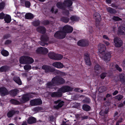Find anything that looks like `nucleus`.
I'll use <instances>...</instances> for the list:
<instances>
[{
  "instance_id": "nucleus-6",
  "label": "nucleus",
  "mask_w": 125,
  "mask_h": 125,
  "mask_svg": "<svg viewBox=\"0 0 125 125\" xmlns=\"http://www.w3.org/2000/svg\"><path fill=\"white\" fill-rule=\"evenodd\" d=\"M41 42H40V44L42 46H44L45 45H47L48 44L47 42L49 40L48 37L46 35H42L40 38Z\"/></svg>"
},
{
  "instance_id": "nucleus-30",
  "label": "nucleus",
  "mask_w": 125,
  "mask_h": 125,
  "mask_svg": "<svg viewBox=\"0 0 125 125\" xmlns=\"http://www.w3.org/2000/svg\"><path fill=\"white\" fill-rule=\"evenodd\" d=\"M33 15L30 13H26L25 15V18L27 19H31L33 18Z\"/></svg>"
},
{
  "instance_id": "nucleus-3",
  "label": "nucleus",
  "mask_w": 125,
  "mask_h": 125,
  "mask_svg": "<svg viewBox=\"0 0 125 125\" xmlns=\"http://www.w3.org/2000/svg\"><path fill=\"white\" fill-rule=\"evenodd\" d=\"M73 89V88L70 86L65 85L60 88L59 90L58 91L62 93H65L67 92H72Z\"/></svg>"
},
{
  "instance_id": "nucleus-41",
  "label": "nucleus",
  "mask_w": 125,
  "mask_h": 125,
  "mask_svg": "<svg viewBox=\"0 0 125 125\" xmlns=\"http://www.w3.org/2000/svg\"><path fill=\"white\" fill-rule=\"evenodd\" d=\"M85 61V64L86 65L90 66L91 65V63L90 58H84Z\"/></svg>"
},
{
  "instance_id": "nucleus-63",
  "label": "nucleus",
  "mask_w": 125,
  "mask_h": 125,
  "mask_svg": "<svg viewBox=\"0 0 125 125\" xmlns=\"http://www.w3.org/2000/svg\"><path fill=\"white\" fill-rule=\"evenodd\" d=\"M103 42L107 46H108L109 45L110 43L108 42L104 41H103Z\"/></svg>"
},
{
  "instance_id": "nucleus-45",
  "label": "nucleus",
  "mask_w": 125,
  "mask_h": 125,
  "mask_svg": "<svg viewBox=\"0 0 125 125\" xmlns=\"http://www.w3.org/2000/svg\"><path fill=\"white\" fill-rule=\"evenodd\" d=\"M113 19L115 21H122V19L118 16H114L113 18Z\"/></svg>"
},
{
  "instance_id": "nucleus-37",
  "label": "nucleus",
  "mask_w": 125,
  "mask_h": 125,
  "mask_svg": "<svg viewBox=\"0 0 125 125\" xmlns=\"http://www.w3.org/2000/svg\"><path fill=\"white\" fill-rule=\"evenodd\" d=\"M64 103L63 101H61L58 105L54 106V107L56 109H58L63 105Z\"/></svg>"
},
{
  "instance_id": "nucleus-10",
  "label": "nucleus",
  "mask_w": 125,
  "mask_h": 125,
  "mask_svg": "<svg viewBox=\"0 0 125 125\" xmlns=\"http://www.w3.org/2000/svg\"><path fill=\"white\" fill-rule=\"evenodd\" d=\"M77 44L78 45L82 47H85L89 45L88 41L85 39H82L78 41Z\"/></svg>"
},
{
  "instance_id": "nucleus-29",
  "label": "nucleus",
  "mask_w": 125,
  "mask_h": 125,
  "mask_svg": "<svg viewBox=\"0 0 125 125\" xmlns=\"http://www.w3.org/2000/svg\"><path fill=\"white\" fill-rule=\"evenodd\" d=\"M13 80L19 85H21L22 84L21 81L19 77H14L13 78Z\"/></svg>"
},
{
  "instance_id": "nucleus-21",
  "label": "nucleus",
  "mask_w": 125,
  "mask_h": 125,
  "mask_svg": "<svg viewBox=\"0 0 125 125\" xmlns=\"http://www.w3.org/2000/svg\"><path fill=\"white\" fill-rule=\"evenodd\" d=\"M53 66L59 69H61L63 67L64 65L63 63L60 62H55L52 63Z\"/></svg>"
},
{
  "instance_id": "nucleus-32",
  "label": "nucleus",
  "mask_w": 125,
  "mask_h": 125,
  "mask_svg": "<svg viewBox=\"0 0 125 125\" xmlns=\"http://www.w3.org/2000/svg\"><path fill=\"white\" fill-rule=\"evenodd\" d=\"M79 19V17L76 15H73L70 17V20L72 21H78Z\"/></svg>"
},
{
  "instance_id": "nucleus-34",
  "label": "nucleus",
  "mask_w": 125,
  "mask_h": 125,
  "mask_svg": "<svg viewBox=\"0 0 125 125\" xmlns=\"http://www.w3.org/2000/svg\"><path fill=\"white\" fill-rule=\"evenodd\" d=\"M106 10L108 12L111 14H115L116 13L115 10L110 7H108L106 9Z\"/></svg>"
},
{
  "instance_id": "nucleus-27",
  "label": "nucleus",
  "mask_w": 125,
  "mask_h": 125,
  "mask_svg": "<svg viewBox=\"0 0 125 125\" xmlns=\"http://www.w3.org/2000/svg\"><path fill=\"white\" fill-rule=\"evenodd\" d=\"M120 81L123 84L125 85V75L121 73L119 75Z\"/></svg>"
},
{
  "instance_id": "nucleus-42",
  "label": "nucleus",
  "mask_w": 125,
  "mask_h": 125,
  "mask_svg": "<svg viewBox=\"0 0 125 125\" xmlns=\"http://www.w3.org/2000/svg\"><path fill=\"white\" fill-rule=\"evenodd\" d=\"M1 54L4 56H7L9 55V52L5 50H2L1 52Z\"/></svg>"
},
{
  "instance_id": "nucleus-13",
  "label": "nucleus",
  "mask_w": 125,
  "mask_h": 125,
  "mask_svg": "<svg viewBox=\"0 0 125 125\" xmlns=\"http://www.w3.org/2000/svg\"><path fill=\"white\" fill-rule=\"evenodd\" d=\"M53 98L59 97H61L62 95V93L59 91L50 92L49 94Z\"/></svg>"
},
{
  "instance_id": "nucleus-19",
  "label": "nucleus",
  "mask_w": 125,
  "mask_h": 125,
  "mask_svg": "<svg viewBox=\"0 0 125 125\" xmlns=\"http://www.w3.org/2000/svg\"><path fill=\"white\" fill-rule=\"evenodd\" d=\"M94 18L95 19L96 23H99L101 20V17L100 14L98 13H95L93 15Z\"/></svg>"
},
{
  "instance_id": "nucleus-38",
  "label": "nucleus",
  "mask_w": 125,
  "mask_h": 125,
  "mask_svg": "<svg viewBox=\"0 0 125 125\" xmlns=\"http://www.w3.org/2000/svg\"><path fill=\"white\" fill-rule=\"evenodd\" d=\"M83 109L86 111H89L91 109V107L89 105L87 104H84L82 106Z\"/></svg>"
},
{
  "instance_id": "nucleus-25",
  "label": "nucleus",
  "mask_w": 125,
  "mask_h": 125,
  "mask_svg": "<svg viewBox=\"0 0 125 125\" xmlns=\"http://www.w3.org/2000/svg\"><path fill=\"white\" fill-rule=\"evenodd\" d=\"M19 90L17 89H14L9 91V94L12 97H14L16 96L17 94L18 93Z\"/></svg>"
},
{
  "instance_id": "nucleus-4",
  "label": "nucleus",
  "mask_w": 125,
  "mask_h": 125,
  "mask_svg": "<svg viewBox=\"0 0 125 125\" xmlns=\"http://www.w3.org/2000/svg\"><path fill=\"white\" fill-rule=\"evenodd\" d=\"M66 35L64 31H59L56 32L54 35V37L58 39H63L64 38Z\"/></svg>"
},
{
  "instance_id": "nucleus-44",
  "label": "nucleus",
  "mask_w": 125,
  "mask_h": 125,
  "mask_svg": "<svg viewBox=\"0 0 125 125\" xmlns=\"http://www.w3.org/2000/svg\"><path fill=\"white\" fill-rule=\"evenodd\" d=\"M64 10L62 11V13L64 15L66 16H68L70 14V12L68 10L65 9L63 10Z\"/></svg>"
},
{
  "instance_id": "nucleus-58",
  "label": "nucleus",
  "mask_w": 125,
  "mask_h": 125,
  "mask_svg": "<svg viewBox=\"0 0 125 125\" xmlns=\"http://www.w3.org/2000/svg\"><path fill=\"white\" fill-rule=\"evenodd\" d=\"M84 55L85 56L84 58H88L90 57V55L88 53H84Z\"/></svg>"
},
{
  "instance_id": "nucleus-64",
  "label": "nucleus",
  "mask_w": 125,
  "mask_h": 125,
  "mask_svg": "<svg viewBox=\"0 0 125 125\" xmlns=\"http://www.w3.org/2000/svg\"><path fill=\"white\" fill-rule=\"evenodd\" d=\"M105 1L106 3L109 4H111L112 2L111 0H105Z\"/></svg>"
},
{
  "instance_id": "nucleus-16",
  "label": "nucleus",
  "mask_w": 125,
  "mask_h": 125,
  "mask_svg": "<svg viewBox=\"0 0 125 125\" xmlns=\"http://www.w3.org/2000/svg\"><path fill=\"white\" fill-rule=\"evenodd\" d=\"M30 100V99L26 94L22 95L21 98L20 99V101L22 103H25L29 101Z\"/></svg>"
},
{
  "instance_id": "nucleus-59",
  "label": "nucleus",
  "mask_w": 125,
  "mask_h": 125,
  "mask_svg": "<svg viewBox=\"0 0 125 125\" xmlns=\"http://www.w3.org/2000/svg\"><path fill=\"white\" fill-rule=\"evenodd\" d=\"M53 72H54L55 73H56L57 74H60L62 72L59 71V70H55H55Z\"/></svg>"
},
{
  "instance_id": "nucleus-12",
  "label": "nucleus",
  "mask_w": 125,
  "mask_h": 125,
  "mask_svg": "<svg viewBox=\"0 0 125 125\" xmlns=\"http://www.w3.org/2000/svg\"><path fill=\"white\" fill-rule=\"evenodd\" d=\"M73 28L71 26L66 25L64 26L62 29L63 31H64L65 34L66 33H71L73 30Z\"/></svg>"
},
{
  "instance_id": "nucleus-39",
  "label": "nucleus",
  "mask_w": 125,
  "mask_h": 125,
  "mask_svg": "<svg viewBox=\"0 0 125 125\" xmlns=\"http://www.w3.org/2000/svg\"><path fill=\"white\" fill-rule=\"evenodd\" d=\"M4 20L7 23H10L11 21V18L10 15H6L5 17L4 18Z\"/></svg>"
},
{
  "instance_id": "nucleus-57",
  "label": "nucleus",
  "mask_w": 125,
  "mask_h": 125,
  "mask_svg": "<svg viewBox=\"0 0 125 125\" xmlns=\"http://www.w3.org/2000/svg\"><path fill=\"white\" fill-rule=\"evenodd\" d=\"M43 23L45 25H47L50 23V22L48 20H45L43 21Z\"/></svg>"
},
{
  "instance_id": "nucleus-18",
  "label": "nucleus",
  "mask_w": 125,
  "mask_h": 125,
  "mask_svg": "<svg viewBox=\"0 0 125 125\" xmlns=\"http://www.w3.org/2000/svg\"><path fill=\"white\" fill-rule=\"evenodd\" d=\"M118 33L119 35H125V27L120 26L118 28Z\"/></svg>"
},
{
  "instance_id": "nucleus-61",
  "label": "nucleus",
  "mask_w": 125,
  "mask_h": 125,
  "mask_svg": "<svg viewBox=\"0 0 125 125\" xmlns=\"http://www.w3.org/2000/svg\"><path fill=\"white\" fill-rule=\"evenodd\" d=\"M118 93V91L117 90H115L113 93V95L114 96L116 95Z\"/></svg>"
},
{
  "instance_id": "nucleus-17",
  "label": "nucleus",
  "mask_w": 125,
  "mask_h": 125,
  "mask_svg": "<svg viewBox=\"0 0 125 125\" xmlns=\"http://www.w3.org/2000/svg\"><path fill=\"white\" fill-rule=\"evenodd\" d=\"M19 113V112L18 111H16L14 110H11L8 112L7 116L8 118L11 117L14 115L15 114H18Z\"/></svg>"
},
{
  "instance_id": "nucleus-56",
  "label": "nucleus",
  "mask_w": 125,
  "mask_h": 125,
  "mask_svg": "<svg viewBox=\"0 0 125 125\" xmlns=\"http://www.w3.org/2000/svg\"><path fill=\"white\" fill-rule=\"evenodd\" d=\"M11 41L9 40H7L5 42V44H9L11 43Z\"/></svg>"
},
{
  "instance_id": "nucleus-31",
  "label": "nucleus",
  "mask_w": 125,
  "mask_h": 125,
  "mask_svg": "<svg viewBox=\"0 0 125 125\" xmlns=\"http://www.w3.org/2000/svg\"><path fill=\"white\" fill-rule=\"evenodd\" d=\"M9 70V67L7 65L3 66L0 68V72H5Z\"/></svg>"
},
{
  "instance_id": "nucleus-5",
  "label": "nucleus",
  "mask_w": 125,
  "mask_h": 125,
  "mask_svg": "<svg viewBox=\"0 0 125 125\" xmlns=\"http://www.w3.org/2000/svg\"><path fill=\"white\" fill-rule=\"evenodd\" d=\"M114 45L116 47H120L123 45L122 41L117 37H116L114 38Z\"/></svg>"
},
{
  "instance_id": "nucleus-15",
  "label": "nucleus",
  "mask_w": 125,
  "mask_h": 125,
  "mask_svg": "<svg viewBox=\"0 0 125 125\" xmlns=\"http://www.w3.org/2000/svg\"><path fill=\"white\" fill-rule=\"evenodd\" d=\"M106 50L105 46L103 44H100L98 46L99 52L100 53L99 54H101L103 53H104Z\"/></svg>"
},
{
  "instance_id": "nucleus-22",
  "label": "nucleus",
  "mask_w": 125,
  "mask_h": 125,
  "mask_svg": "<svg viewBox=\"0 0 125 125\" xmlns=\"http://www.w3.org/2000/svg\"><path fill=\"white\" fill-rule=\"evenodd\" d=\"M56 6L58 8L62 10H65L66 9L64 2H58L56 4Z\"/></svg>"
},
{
  "instance_id": "nucleus-53",
  "label": "nucleus",
  "mask_w": 125,
  "mask_h": 125,
  "mask_svg": "<svg viewBox=\"0 0 125 125\" xmlns=\"http://www.w3.org/2000/svg\"><path fill=\"white\" fill-rule=\"evenodd\" d=\"M99 90L100 92H103L105 91V89L104 87H100L99 89Z\"/></svg>"
},
{
  "instance_id": "nucleus-36",
  "label": "nucleus",
  "mask_w": 125,
  "mask_h": 125,
  "mask_svg": "<svg viewBox=\"0 0 125 125\" xmlns=\"http://www.w3.org/2000/svg\"><path fill=\"white\" fill-rule=\"evenodd\" d=\"M10 102L12 104L16 105H19L21 104V103L19 101L14 99H11L10 100Z\"/></svg>"
},
{
  "instance_id": "nucleus-14",
  "label": "nucleus",
  "mask_w": 125,
  "mask_h": 125,
  "mask_svg": "<svg viewBox=\"0 0 125 125\" xmlns=\"http://www.w3.org/2000/svg\"><path fill=\"white\" fill-rule=\"evenodd\" d=\"M7 89L5 87H2L0 88V94L1 96H3L9 94Z\"/></svg>"
},
{
  "instance_id": "nucleus-9",
  "label": "nucleus",
  "mask_w": 125,
  "mask_h": 125,
  "mask_svg": "<svg viewBox=\"0 0 125 125\" xmlns=\"http://www.w3.org/2000/svg\"><path fill=\"white\" fill-rule=\"evenodd\" d=\"M100 58L106 62L109 61L111 57V54L109 53H107L103 54V53L99 54Z\"/></svg>"
},
{
  "instance_id": "nucleus-52",
  "label": "nucleus",
  "mask_w": 125,
  "mask_h": 125,
  "mask_svg": "<svg viewBox=\"0 0 125 125\" xmlns=\"http://www.w3.org/2000/svg\"><path fill=\"white\" fill-rule=\"evenodd\" d=\"M5 7V3L3 2L0 3V10L3 9Z\"/></svg>"
},
{
  "instance_id": "nucleus-2",
  "label": "nucleus",
  "mask_w": 125,
  "mask_h": 125,
  "mask_svg": "<svg viewBox=\"0 0 125 125\" xmlns=\"http://www.w3.org/2000/svg\"><path fill=\"white\" fill-rule=\"evenodd\" d=\"M48 56L51 59L57 60H61L63 57L62 55L52 52H49L48 54Z\"/></svg>"
},
{
  "instance_id": "nucleus-54",
  "label": "nucleus",
  "mask_w": 125,
  "mask_h": 125,
  "mask_svg": "<svg viewBox=\"0 0 125 125\" xmlns=\"http://www.w3.org/2000/svg\"><path fill=\"white\" fill-rule=\"evenodd\" d=\"M10 37V34H6L3 36V39H7Z\"/></svg>"
},
{
  "instance_id": "nucleus-1",
  "label": "nucleus",
  "mask_w": 125,
  "mask_h": 125,
  "mask_svg": "<svg viewBox=\"0 0 125 125\" xmlns=\"http://www.w3.org/2000/svg\"><path fill=\"white\" fill-rule=\"evenodd\" d=\"M65 80L61 76H57L52 78L51 81L48 82L46 84L47 87L52 89L53 86H58L64 84Z\"/></svg>"
},
{
  "instance_id": "nucleus-24",
  "label": "nucleus",
  "mask_w": 125,
  "mask_h": 125,
  "mask_svg": "<svg viewBox=\"0 0 125 125\" xmlns=\"http://www.w3.org/2000/svg\"><path fill=\"white\" fill-rule=\"evenodd\" d=\"M76 0H64V2L66 7H71L73 4V2L72 1H75Z\"/></svg>"
},
{
  "instance_id": "nucleus-20",
  "label": "nucleus",
  "mask_w": 125,
  "mask_h": 125,
  "mask_svg": "<svg viewBox=\"0 0 125 125\" xmlns=\"http://www.w3.org/2000/svg\"><path fill=\"white\" fill-rule=\"evenodd\" d=\"M45 28L42 26H40L38 27L36 29V31L39 33L42 34H44L46 32Z\"/></svg>"
},
{
  "instance_id": "nucleus-28",
  "label": "nucleus",
  "mask_w": 125,
  "mask_h": 125,
  "mask_svg": "<svg viewBox=\"0 0 125 125\" xmlns=\"http://www.w3.org/2000/svg\"><path fill=\"white\" fill-rule=\"evenodd\" d=\"M94 69L95 72H99L101 71V67L99 64H96L94 66Z\"/></svg>"
},
{
  "instance_id": "nucleus-60",
  "label": "nucleus",
  "mask_w": 125,
  "mask_h": 125,
  "mask_svg": "<svg viewBox=\"0 0 125 125\" xmlns=\"http://www.w3.org/2000/svg\"><path fill=\"white\" fill-rule=\"evenodd\" d=\"M80 88H75L74 90V91L76 92H80Z\"/></svg>"
},
{
  "instance_id": "nucleus-49",
  "label": "nucleus",
  "mask_w": 125,
  "mask_h": 125,
  "mask_svg": "<svg viewBox=\"0 0 125 125\" xmlns=\"http://www.w3.org/2000/svg\"><path fill=\"white\" fill-rule=\"evenodd\" d=\"M107 73L106 72H103L100 75V78L101 79H104L106 77Z\"/></svg>"
},
{
  "instance_id": "nucleus-48",
  "label": "nucleus",
  "mask_w": 125,
  "mask_h": 125,
  "mask_svg": "<svg viewBox=\"0 0 125 125\" xmlns=\"http://www.w3.org/2000/svg\"><path fill=\"white\" fill-rule=\"evenodd\" d=\"M83 102L85 103L89 104L90 102V100L89 98H86L83 100Z\"/></svg>"
},
{
  "instance_id": "nucleus-43",
  "label": "nucleus",
  "mask_w": 125,
  "mask_h": 125,
  "mask_svg": "<svg viewBox=\"0 0 125 125\" xmlns=\"http://www.w3.org/2000/svg\"><path fill=\"white\" fill-rule=\"evenodd\" d=\"M32 23L34 26H37L40 25V21L38 20L33 21Z\"/></svg>"
},
{
  "instance_id": "nucleus-11",
  "label": "nucleus",
  "mask_w": 125,
  "mask_h": 125,
  "mask_svg": "<svg viewBox=\"0 0 125 125\" xmlns=\"http://www.w3.org/2000/svg\"><path fill=\"white\" fill-rule=\"evenodd\" d=\"M36 51L38 53L45 54L48 52V50L46 48L41 47L37 49Z\"/></svg>"
},
{
  "instance_id": "nucleus-47",
  "label": "nucleus",
  "mask_w": 125,
  "mask_h": 125,
  "mask_svg": "<svg viewBox=\"0 0 125 125\" xmlns=\"http://www.w3.org/2000/svg\"><path fill=\"white\" fill-rule=\"evenodd\" d=\"M24 69L26 70H30L31 69V66L30 65H25L24 66Z\"/></svg>"
},
{
  "instance_id": "nucleus-35",
  "label": "nucleus",
  "mask_w": 125,
  "mask_h": 125,
  "mask_svg": "<svg viewBox=\"0 0 125 125\" xmlns=\"http://www.w3.org/2000/svg\"><path fill=\"white\" fill-rule=\"evenodd\" d=\"M69 18L67 17L62 16L60 20L65 23H67L69 22Z\"/></svg>"
},
{
  "instance_id": "nucleus-33",
  "label": "nucleus",
  "mask_w": 125,
  "mask_h": 125,
  "mask_svg": "<svg viewBox=\"0 0 125 125\" xmlns=\"http://www.w3.org/2000/svg\"><path fill=\"white\" fill-rule=\"evenodd\" d=\"M26 64H31L32 63L34 62L33 59L31 57L27 56Z\"/></svg>"
},
{
  "instance_id": "nucleus-7",
  "label": "nucleus",
  "mask_w": 125,
  "mask_h": 125,
  "mask_svg": "<svg viewBox=\"0 0 125 125\" xmlns=\"http://www.w3.org/2000/svg\"><path fill=\"white\" fill-rule=\"evenodd\" d=\"M30 103V105L31 106H35L42 104V102L41 99L37 98L31 100Z\"/></svg>"
},
{
  "instance_id": "nucleus-55",
  "label": "nucleus",
  "mask_w": 125,
  "mask_h": 125,
  "mask_svg": "<svg viewBox=\"0 0 125 125\" xmlns=\"http://www.w3.org/2000/svg\"><path fill=\"white\" fill-rule=\"evenodd\" d=\"M5 17V15L3 13H0V19H3Z\"/></svg>"
},
{
  "instance_id": "nucleus-26",
  "label": "nucleus",
  "mask_w": 125,
  "mask_h": 125,
  "mask_svg": "<svg viewBox=\"0 0 125 125\" xmlns=\"http://www.w3.org/2000/svg\"><path fill=\"white\" fill-rule=\"evenodd\" d=\"M26 56H23L21 57L19 59V62L21 64H26Z\"/></svg>"
},
{
  "instance_id": "nucleus-40",
  "label": "nucleus",
  "mask_w": 125,
  "mask_h": 125,
  "mask_svg": "<svg viewBox=\"0 0 125 125\" xmlns=\"http://www.w3.org/2000/svg\"><path fill=\"white\" fill-rule=\"evenodd\" d=\"M24 3L25 6L27 8H29L31 6V3L30 1H23V0H22L21 3V4Z\"/></svg>"
},
{
  "instance_id": "nucleus-23",
  "label": "nucleus",
  "mask_w": 125,
  "mask_h": 125,
  "mask_svg": "<svg viewBox=\"0 0 125 125\" xmlns=\"http://www.w3.org/2000/svg\"><path fill=\"white\" fill-rule=\"evenodd\" d=\"M36 119L35 117L31 116L28 118L27 122L29 124H32L36 122Z\"/></svg>"
},
{
  "instance_id": "nucleus-51",
  "label": "nucleus",
  "mask_w": 125,
  "mask_h": 125,
  "mask_svg": "<svg viewBox=\"0 0 125 125\" xmlns=\"http://www.w3.org/2000/svg\"><path fill=\"white\" fill-rule=\"evenodd\" d=\"M115 67L116 70L119 72H121L122 71V69L121 68L119 67V66L117 64H116L115 65Z\"/></svg>"
},
{
  "instance_id": "nucleus-62",
  "label": "nucleus",
  "mask_w": 125,
  "mask_h": 125,
  "mask_svg": "<svg viewBox=\"0 0 125 125\" xmlns=\"http://www.w3.org/2000/svg\"><path fill=\"white\" fill-rule=\"evenodd\" d=\"M103 38L104 39H106L108 40H109V39L108 37L106 35H104L103 36Z\"/></svg>"
},
{
  "instance_id": "nucleus-50",
  "label": "nucleus",
  "mask_w": 125,
  "mask_h": 125,
  "mask_svg": "<svg viewBox=\"0 0 125 125\" xmlns=\"http://www.w3.org/2000/svg\"><path fill=\"white\" fill-rule=\"evenodd\" d=\"M27 96L30 98H32L34 96L32 94H34V93H29L26 94Z\"/></svg>"
},
{
  "instance_id": "nucleus-8",
  "label": "nucleus",
  "mask_w": 125,
  "mask_h": 125,
  "mask_svg": "<svg viewBox=\"0 0 125 125\" xmlns=\"http://www.w3.org/2000/svg\"><path fill=\"white\" fill-rule=\"evenodd\" d=\"M42 68L45 70V72L46 73L53 72L55 70V68L47 65H43L42 67Z\"/></svg>"
},
{
  "instance_id": "nucleus-46",
  "label": "nucleus",
  "mask_w": 125,
  "mask_h": 125,
  "mask_svg": "<svg viewBox=\"0 0 125 125\" xmlns=\"http://www.w3.org/2000/svg\"><path fill=\"white\" fill-rule=\"evenodd\" d=\"M123 98V96L120 94H118L115 97V98L117 99L118 101H120Z\"/></svg>"
}]
</instances>
